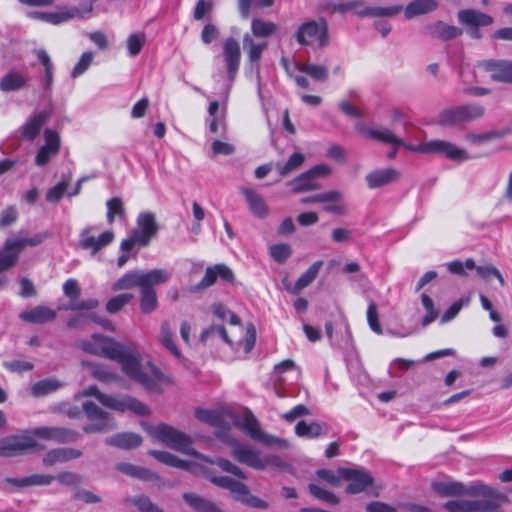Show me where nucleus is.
<instances>
[{
  "mask_svg": "<svg viewBox=\"0 0 512 512\" xmlns=\"http://www.w3.org/2000/svg\"><path fill=\"white\" fill-rule=\"evenodd\" d=\"M84 352L117 361L122 371L133 381L146 389L154 390L168 378L151 362L141 363V357L134 345L126 346L115 339L94 334L78 344Z\"/></svg>",
  "mask_w": 512,
  "mask_h": 512,
  "instance_id": "nucleus-1",
  "label": "nucleus"
},
{
  "mask_svg": "<svg viewBox=\"0 0 512 512\" xmlns=\"http://www.w3.org/2000/svg\"><path fill=\"white\" fill-rule=\"evenodd\" d=\"M47 237V233H37L28 237L20 232L17 236L5 241L3 249L0 250V290L4 289L9 282L4 272L16 265L19 254L27 246L34 247L41 244Z\"/></svg>",
  "mask_w": 512,
  "mask_h": 512,
  "instance_id": "nucleus-2",
  "label": "nucleus"
},
{
  "mask_svg": "<svg viewBox=\"0 0 512 512\" xmlns=\"http://www.w3.org/2000/svg\"><path fill=\"white\" fill-rule=\"evenodd\" d=\"M94 396L102 405L119 412L131 411L139 416H146L150 414L149 408L133 397L116 398L99 391L96 385H92L78 393L75 398Z\"/></svg>",
  "mask_w": 512,
  "mask_h": 512,
  "instance_id": "nucleus-3",
  "label": "nucleus"
},
{
  "mask_svg": "<svg viewBox=\"0 0 512 512\" xmlns=\"http://www.w3.org/2000/svg\"><path fill=\"white\" fill-rule=\"evenodd\" d=\"M151 435L169 448L193 456L197 459L207 460L206 456L191 447L192 439L190 436L173 428L172 426L160 424L152 429Z\"/></svg>",
  "mask_w": 512,
  "mask_h": 512,
  "instance_id": "nucleus-4",
  "label": "nucleus"
},
{
  "mask_svg": "<svg viewBox=\"0 0 512 512\" xmlns=\"http://www.w3.org/2000/svg\"><path fill=\"white\" fill-rule=\"evenodd\" d=\"M171 277L170 272L165 269H153L147 272L132 270L122 275L112 284V290L117 292L128 290L134 287L140 289L146 284H163Z\"/></svg>",
  "mask_w": 512,
  "mask_h": 512,
  "instance_id": "nucleus-5",
  "label": "nucleus"
},
{
  "mask_svg": "<svg viewBox=\"0 0 512 512\" xmlns=\"http://www.w3.org/2000/svg\"><path fill=\"white\" fill-rule=\"evenodd\" d=\"M157 232L158 225L155 215L150 212L140 213L137 218V227L129 238L122 240L120 249L121 251H131L135 245L146 247Z\"/></svg>",
  "mask_w": 512,
  "mask_h": 512,
  "instance_id": "nucleus-6",
  "label": "nucleus"
},
{
  "mask_svg": "<svg viewBox=\"0 0 512 512\" xmlns=\"http://www.w3.org/2000/svg\"><path fill=\"white\" fill-rule=\"evenodd\" d=\"M484 115V106L478 103H470L442 110L438 114L437 123L441 126L451 127L460 123L478 120Z\"/></svg>",
  "mask_w": 512,
  "mask_h": 512,
  "instance_id": "nucleus-7",
  "label": "nucleus"
},
{
  "mask_svg": "<svg viewBox=\"0 0 512 512\" xmlns=\"http://www.w3.org/2000/svg\"><path fill=\"white\" fill-rule=\"evenodd\" d=\"M95 0H82L81 8H61L55 12H29L28 16L32 19H36L45 23L58 25L67 22L74 18H83L86 14L92 12L93 4Z\"/></svg>",
  "mask_w": 512,
  "mask_h": 512,
  "instance_id": "nucleus-8",
  "label": "nucleus"
},
{
  "mask_svg": "<svg viewBox=\"0 0 512 512\" xmlns=\"http://www.w3.org/2000/svg\"><path fill=\"white\" fill-rule=\"evenodd\" d=\"M33 436L28 434L10 435L0 439V457L10 458L31 451L43 450Z\"/></svg>",
  "mask_w": 512,
  "mask_h": 512,
  "instance_id": "nucleus-9",
  "label": "nucleus"
},
{
  "mask_svg": "<svg viewBox=\"0 0 512 512\" xmlns=\"http://www.w3.org/2000/svg\"><path fill=\"white\" fill-rule=\"evenodd\" d=\"M409 150L421 153L441 154L453 161H465L470 157L466 150L457 147L455 144L445 140H432L422 143L416 147L408 146Z\"/></svg>",
  "mask_w": 512,
  "mask_h": 512,
  "instance_id": "nucleus-10",
  "label": "nucleus"
},
{
  "mask_svg": "<svg viewBox=\"0 0 512 512\" xmlns=\"http://www.w3.org/2000/svg\"><path fill=\"white\" fill-rule=\"evenodd\" d=\"M409 150L421 153L441 154L453 161H465L470 157L466 150L457 147L455 144L445 140H432L422 143L416 147L408 146Z\"/></svg>",
  "mask_w": 512,
  "mask_h": 512,
  "instance_id": "nucleus-11",
  "label": "nucleus"
},
{
  "mask_svg": "<svg viewBox=\"0 0 512 512\" xmlns=\"http://www.w3.org/2000/svg\"><path fill=\"white\" fill-rule=\"evenodd\" d=\"M83 411L91 423L83 426L85 433H101L112 430L115 425L110 414L99 408L92 401L83 403Z\"/></svg>",
  "mask_w": 512,
  "mask_h": 512,
  "instance_id": "nucleus-12",
  "label": "nucleus"
},
{
  "mask_svg": "<svg viewBox=\"0 0 512 512\" xmlns=\"http://www.w3.org/2000/svg\"><path fill=\"white\" fill-rule=\"evenodd\" d=\"M330 173L331 168L328 165H316L310 170L299 175L297 178L288 182V185L292 187V191L294 193L318 190L321 186L317 182V179L320 177H326L330 175Z\"/></svg>",
  "mask_w": 512,
  "mask_h": 512,
  "instance_id": "nucleus-13",
  "label": "nucleus"
},
{
  "mask_svg": "<svg viewBox=\"0 0 512 512\" xmlns=\"http://www.w3.org/2000/svg\"><path fill=\"white\" fill-rule=\"evenodd\" d=\"M502 498H484L477 500H453L445 503L448 512H497Z\"/></svg>",
  "mask_w": 512,
  "mask_h": 512,
  "instance_id": "nucleus-14",
  "label": "nucleus"
},
{
  "mask_svg": "<svg viewBox=\"0 0 512 512\" xmlns=\"http://www.w3.org/2000/svg\"><path fill=\"white\" fill-rule=\"evenodd\" d=\"M31 434L32 436L59 444L74 443L81 437L79 432L61 426L36 427L31 431Z\"/></svg>",
  "mask_w": 512,
  "mask_h": 512,
  "instance_id": "nucleus-15",
  "label": "nucleus"
},
{
  "mask_svg": "<svg viewBox=\"0 0 512 512\" xmlns=\"http://www.w3.org/2000/svg\"><path fill=\"white\" fill-rule=\"evenodd\" d=\"M338 473L342 479L349 481L346 493L358 494L373 484V477L365 470L339 468Z\"/></svg>",
  "mask_w": 512,
  "mask_h": 512,
  "instance_id": "nucleus-16",
  "label": "nucleus"
},
{
  "mask_svg": "<svg viewBox=\"0 0 512 512\" xmlns=\"http://www.w3.org/2000/svg\"><path fill=\"white\" fill-rule=\"evenodd\" d=\"M477 66L488 72L493 81L512 84V61L483 60Z\"/></svg>",
  "mask_w": 512,
  "mask_h": 512,
  "instance_id": "nucleus-17",
  "label": "nucleus"
},
{
  "mask_svg": "<svg viewBox=\"0 0 512 512\" xmlns=\"http://www.w3.org/2000/svg\"><path fill=\"white\" fill-rule=\"evenodd\" d=\"M50 117L48 111H39L30 115L18 128L19 137L25 141H34Z\"/></svg>",
  "mask_w": 512,
  "mask_h": 512,
  "instance_id": "nucleus-18",
  "label": "nucleus"
},
{
  "mask_svg": "<svg viewBox=\"0 0 512 512\" xmlns=\"http://www.w3.org/2000/svg\"><path fill=\"white\" fill-rule=\"evenodd\" d=\"M223 58L230 81H233L238 73L241 63V48L239 43L229 37L223 45Z\"/></svg>",
  "mask_w": 512,
  "mask_h": 512,
  "instance_id": "nucleus-19",
  "label": "nucleus"
},
{
  "mask_svg": "<svg viewBox=\"0 0 512 512\" xmlns=\"http://www.w3.org/2000/svg\"><path fill=\"white\" fill-rule=\"evenodd\" d=\"M217 278L227 283H233L235 279L233 271L227 265L223 263L215 264L206 269L204 277L196 285L194 291L211 287L216 282Z\"/></svg>",
  "mask_w": 512,
  "mask_h": 512,
  "instance_id": "nucleus-20",
  "label": "nucleus"
},
{
  "mask_svg": "<svg viewBox=\"0 0 512 512\" xmlns=\"http://www.w3.org/2000/svg\"><path fill=\"white\" fill-rule=\"evenodd\" d=\"M45 144L38 150L35 157L37 166L46 165L54 156L59 153L60 137L59 134L51 129L44 132Z\"/></svg>",
  "mask_w": 512,
  "mask_h": 512,
  "instance_id": "nucleus-21",
  "label": "nucleus"
},
{
  "mask_svg": "<svg viewBox=\"0 0 512 512\" xmlns=\"http://www.w3.org/2000/svg\"><path fill=\"white\" fill-rule=\"evenodd\" d=\"M91 233L92 228H86L80 233L79 246L84 250H90L92 255L109 245L114 239L112 231H105L97 238Z\"/></svg>",
  "mask_w": 512,
  "mask_h": 512,
  "instance_id": "nucleus-22",
  "label": "nucleus"
},
{
  "mask_svg": "<svg viewBox=\"0 0 512 512\" xmlns=\"http://www.w3.org/2000/svg\"><path fill=\"white\" fill-rule=\"evenodd\" d=\"M149 454L153 456L155 459H157L159 462L166 464L168 466L176 467L182 470H187L196 475H199V473H204L203 465L198 464V462L182 460L177 456L166 451L150 450Z\"/></svg>",
  "mask_w": 512,
  "mask_h": 512,
  "instance_id": "nucleus-23",
  "label": "nucleus"
},
{
  "mask_svg": "<svg viewBox=\"0 0 512 512\" xmlns=\"http://www.w3.org/2000/svg\"><path fill=\"white\" fill-rule=\"evenodd\" d=\"M353 8H351V13L360 17H394L402 12V5H392L388 7H370L366 6L363 1L354 0Z\"/></svg>",
  "mask_w": 512,
  "mask_h": 512,
  "instance_id": "nucleus-24",
  "label": "nucleus"
},
{
  "mask_svg": "<svg viewBox=\"0 0 512 512\" xmlns=\"http://www.w3.org/2000/svg\"><path fill=\"white\" fill-rule=\"evenodd\" d=\"M232 457L238 462L257 470H263L260 453L251 446L235 443L231 451Z\"/></svg>",
  "mask_w": 512,
  "mask_h": 512,
  "instance_id": "nucleus-25",
  "label": "nucleus"
},
{
  "mask_svg": "<svg viewBox=\"0 0 512 512\" xmlns=\"http://www.w3.org/2000/svg\"><path fill=\"white\" fill-rule=\"evenodd\" d=\"M459 22L471 29H478L481 27H488L493 23V18L476 9H464L458 12Z\"/></svg>",
  "mask_w": 512,
  "mask_h": 512,
  "instance_id": "nucleus-26",
  "label": "nucleus"
},
{
  "mask_svg": "<svg viewBox=\"0 0 512 512\" xmlns=\"http://www.w3.org/2000/svg\"><path fill=\"white\" fill-rule=\"evenodd\" d=\"M57 316L55 310L39 305L30 310L22 311L19 318L24 322L31 324H44L53 321Z\"/></svg>",
  "mask_w": 512,
  "mask_h": 512,
  "instance_id": "nucleus-27",
  "label": "nucleus"
},
{
  "mask_svg": "<svg viewBox=\"0 0 512 512\" xmlns=\"http://www.w3.org/2000/svg\"><path fill=\"white\" fill-rule=\"evenodd\" d=\"M81 456L82 452L75 448H54L44 455L42 462L44 466L50 467L57 463H64L73 459H78Z\"/></svg>",
  "mask_w": 512,
  "mask_h": 512,
  "instance_id": "nucleus-28",
  "label": "nucleus"
},
{
  "mask_svg": "<svg viewBox=\"0 0 512 512\" xmlns=\"http://www.w3.org/2000/svg\"><path fill=\"white\" fill-rule=\"evenodd\" d=\"M400 173L394 168L378 169L366 175L365 180L370 189H376L397 181Z\"/></svg>",
  "mask_w": 512,
  "mask_h": 512,
  "instance_id": "nucleus-29",
  "label": "nucleus"
},
{
  "mask_svg": "<svg viewBox=\"0 0 512 512\" xmlns=\"http://www.w3.org/2000/svg\"><path fill=\"white\" fill-rule=\"evenodd\" d=\"M241 192L245 196L249 209L255 217L265 218L268 216L269 208L260 194L250 188H241Z\"/></svg>",
  "mask_w": 512,
  "mask_h": 512,
  "instance_id": "nucleus-30",
  "label": "nucleus"
},
{
  "mask_svg": "<svg viewBox=\"0 0 512 512\" xmlns=\"http://www.w3.org/2000/svg\"><path fill=\"white\" fill-rule=\"evenodd\" d=\"M438 7L437 0H413L405 8L402 7L404 17L411 20L417 16L435 11Z\"/></svg>",
  "mask_w": 512,
  "mask_h": 512,
  "instance_id": "nucleus-31",
  "label": "nucleus"
},
{
  "mask_svg": "<svg viewBox=\"0 0 512 512\" xmlns=\"http://www.w3.org/2000/svg\"><path fill=\"white\" fill-rule=\"evenodd\" d=\"M29 79L18 71H10L0 80V90L3 92H14L28 86Z\"/></svg>",
  "mask_w": 512,
  "mask_h": 512,
  "instance_id": "nucleus-32",
  "label": "nucleus"
},
{
  "mask_svg": "<svg viewBox=\"0 0 512 512\" xmlns=\"http://www.w3.org/2000/svg\"><path fill=\"white\" fill-rule=\"evenodd\" d=\"M106 443L120 449H133L141 445L142 437L136 433H118L106 439Z\"/></svg>",
  "mask_w": 512,
  "mask_h": 512,
  "instance_id": "nucleus-33",
  "label": "nucleus"
},
{
  "mask_svg": "<svg viewBox=\"0 0 512 512\" xmlns=\"http://www.w3.org/2000/svg\"><path fill=\"white\" fill-rule=\"evenodd\" d=\"M323 261L319 260L313 263L296 281L292 288L287 287V290L292 294H299L304 288L308 287L317 277Z\"/></svg>",
  "mask_w": 512,
  "mask_h": 512,
  "instance_id": "nucleus-34",
  "label": "nucleus"
},
{
  "mask_svg": "<svg viewBox=\"0 0 512 512\" xmlns=\"http://www.w3.org/2000/svg\"><path fill=\"white\" fill-rule=\"evenodd\" d=\"M327 432V425L316 421H299L295 426V433L299 437L314 439Z\"/></svg>",
  "mask_w": 512,
  "mask_h": 512,
  "instance_id": "nucleus-35",
  "label": "nucleus"
},
{
  "mask_svg": "<svg viewBox=\"0 0 512 512\" xmlns=\"http://www.w3.org/2000/svg\"><path fill=\"white\" fill-rule=\"evenodd\" d=\"M183 499L197 512H224L214 502L195 493H184Z\"/></svg>",
  "mask_w": 512,
  "mask_h": 512,
  "instance_id": "nucleus-36",
  "label": "nucleus"
},
{
  "mask_svg": "<svg viewBox=\"0 0 512 512\" xmlns=\"http://www.w3.org/2000/svg\"><path fill=\"white\" fill-rule=\"evenodd\" d=\"M116 469L123 474L144 481H153L158 479V476L150 469L136 466L130 463H118L116 465Z\"/></svg>",
  "mask_w": 512,
  "mask_h": 512,
  "instance_id": "nucleus-37",
  "label": "nucleus"
},
{
  "mask_svg": "<svg viewBox=\"0 0 512 512\" xmlns=\"http://www.w3.org/2000/svg\"><path fill=\"white\" fill-rule=\"evenodd\" d=\"M81 365L91 370V375L100 382L110 383L117 381L120 377L103 364L82 361Z\"/></svg>",
  "mask_w": 512,
  "mask_h": 512,
  "instance_id": "nucleus-38",
  "label": "nucleus"
},
{
  "mask_svg": "<svg viewBox=\"0 0 512 512\" xmlns=\"http://www.w3.org/2000/svg\"><path fill=\"white\" fill-rule=\"evenodd\" d=\"M158 341L165 347L173 356L180 359L182 354L173 340V331L168 321H163L158 335Z\"/></svg>",
  "mask_w": 512,
  "mask_h": 512,
  "instance_id": "nucleus-39",
  "label": "nucleus"
},
{
  "mask_svg": "<svg viewBox=\"0 0 512 512\" xmlns=\"http://www.w3.org/2000/svg\"><path fill=\"white\" fill-rule=\"evenodd\" d=\"M195 416L199 421L215 428H224L226 425L223 413L216 410L197 408Z\"/></svg>",
  "mask_w": 512,
  "mask_h": 512,
  "instance_id": "nucleus-40",
  "label": "nucleus"
},
{
  "mask_svg": "<svg viewBox=\"0 0 512 512\" xmlns=\"http://www.w3.org/2000/svg\"><path fill=\"white\" fill-rule=\"evenodd\" d=\"M63 387V383L57 378L51 377L34 383L31 387V394L34 397H43Z\"/></svg>",
  "mask_w": 512,
  "mask_h": 512,
  "instance_id": "nucleus-41",
  "label": "nucleus"
},
{
  "mask_svg": "<svg viewBox=\"0 0 512 512\" xmlns=\"http://www.w3.org/2000/svg\"><path fill=\"white\" fill-rule=\"evenodd\" d=\"M367 134L372 139H375L385 144H390L395 148H399L402 146L408 148V145H405L404 141L398 138L390 129H369L367 131Z\"/></svg>",
  "mask_w": 512,
  "mask_h": 512,
  "instance_id": "nucleus-42",
  "label": "nucleus"
},
{
  "mask_svg": "<svg viewBox=\"0 0 512 512\" xmlns=\"http://www.w3.org/2000/svg\"><path fill=\"white\" fill-rule=\"evenodd\" d=\"M154 285L155 284H146L140 289V308L145 314L153 312L158 305L157 295L153 289Z\"/></svg>",
  "mask_w": 512,
  "mask_h": 512,
  "instance_id": "nucleus-43",
  "label": "nucleus"
},
{
  "mask_svg": "<svg viewBox=\"0 0 512 512\" xmlns=\"http://www.w3.org/2000/svg\"><path fill=\"white\" fill-rule=\"evenodd\" d=\"M243 45L244 49L247 50L249 61L254 63L259 61L263 51L267 48V41L264 39L255 41L250 35H246Z\"/></svg>",
  "mask_w": 512,
  "mask_h": 512,
  "instance_id": "nucleus-44",
  "label": "nucleus"
},
{
  "mask_svg": "<svg viewBox=\"0 0 512 512\" xmlns=\"http://www.w3.org/2000/svg\"><path fill=\"white\" fill-rule=\"evenodd\" d=\"M298 71L303 72L318 82H325L328 79V68L320 64L298 63Z\"/></svg>",
  "mask_w": 512,
  "mask_h": 512,
  "instance_id": "nucleus-45",
  "label": "nucleus"
},
{
  "mask_svg": "<svg viewBox=\"0 0 512 512\" xmlns=\"http://www.w3.org/2000/svg\"><path fill=\"white\" fill-rule=\"evenodd\" d=\"M206 459L207 460L199 459L200 462H198V464H202L203 465V471H204L203 474L204 475L207 473V471H206V464H210V465L211 464H216L223 471L231 473V474L237 476L240 479H246L245 473L238 466H236L235 464H233L229 460H226V459H223V458H218L216 460H211L208 457H206Z\"/></svg>",
  "mask_w": 512,
  "mask_h": 512,
  "instance_id": "nucleus-46",
  "label": "nucleus"
},
{
  "mask_svg": "<svg viewBox=\"0 0 512 512\" xmlns=\"http://www.w3.org/2000/svg\"><path fill=\"white\" fill-rule=\"evenodd\" d=\"M297 42L310 46L313 50L326 47L329 42V34H296Z\"/></svg>",
  "mask_w": 512,
  "mask_h": 512,
  "instance_id": "nucleus-47",
  "label": "nucleus"
},
{
  "mask_svg": "<svg viewBox=\"0 0 512 512\" xmlns=\"http://www.w3.org/2000/svg\"><path fill=\"white\" fill-rule=\"evenodd\" d=\"M510 129L494 130L485 133H467L465 138L472 144H481L494 139H501L510 134Z\"/></svg>",
  "mask_w": 512,
  "mask_h": 512,
  "instance_id": "nucleus-48",
  "label": "nucleus"
},
{
  "mask_svg": "<svg viewBox=\"0 0 512 512\" xmlns=\"http://www.w3.org/2000/svg\"><path fill=\"white\" fill-rule=\"evenodd\" d=\"M464 495L481 496L484 498H502L506 500V496L493 490L491 487L482 483H475L468 487L464 486Z\"/></svg>",
  "mask_w": 512,
  "mask_h": 512,
  "instance_id": "nucleus-49",
  "label": "nucleus"
},
{
  "mask_svg": "<svg viewBox=\"0 0 512 512\" xmlns=\"http://www.w3.org/2000/svg\"><path fill=\"white\" fill-rule=\"evenodd\" d=\"M237 426L242 429L249 437L256 439L262 431L259 422L251 412L245 413L241 420L237 423Z\"/></svg>",
  "mask_w": 512,
  "mask_h": 512,
  "instance_id": "nucleus-50",
  "label": "nucleus"
},
{
  "mask_svg": "<svg viewBox=\"0 0 512 512\" xmlns=\"http://www.w3.org/2000/svg\"><path fill=\"white\" fill-rule=\"evenodd\" d=\"M308 491L314 498L330 505H337L340 502L339 498L332 491H329L317 484L310 483L308 485Z\"/></svg>",
  "mask_w": 512,
  "mask_h": 512,
  "instance_id": "nucleus-51",
  "label": "nucleus"
},
{
  "mask_svg": "<svg viewBox=\"0 0 512 512\" xmlns=\"http://www.w3.org/2000/svg\"><path fill=\"white\" fill-rule=\"evenodd\" d=\"M433 488L442 496L464 495V485L460 482H437Z\"/></svg>",
  "mask_w": 512,
  "mask_h": 512,
  "instance_id": "nucleus-52",
  "label": "nucleus"
},
{
  "mask_svg": "<svg viewBox=\"0 0 512 512\" xmlns=\"http://www.w3.org/2000/svg\"><path fill=\"white\" fill-rule=\"evenodd\" d=\"M304 160V155L299 152H296L289 157L287 162L277 163L276 169L278 170L280 175L285 176L291 173L292 171L298 169L304 163Z\"/></svg>",
  "mask_w": 512,
  "mask_h": 512,
  "instance_id": "nucleus-53",
  "label": "nucleus"
},
{
  "mask_svg": "<svg viewBox=\"0 0 512 512\" xmlns=\"http://www.w3.org/2000/svg\"><path fill=\"white\" fill-rule=\"evenodd\" d=\"M342 198V193L337 190H331L324 193L303 197L300 202L302 204L310 203H328L336 202Z\"/></svg>",
  "mask_w": 512,
  "mask_h": 512,
  "instance_id": "nucleus-54",
  "label": "nucleus"
},
{
  "mask_svg": "<svg viewBox=\"0 0 512 512\" xmlns=\"http://www.w3.org/2000/svg\"><path fill=\"white\" fill-rule=\"evenodd\" d=\"M37 58L45 68V90H51L53 83V66L51 59L45 50H38Z\"/></svg>",
  "mask_w": 512,
  "mask_h": 512,
  "instance_id": "nucleus-55",
  "label": "nucleus"
},
{
  "mask_svg": "<svg viewBox=\"0 0 512 512\" xmlns=\"http://www.w3.org/2000/svg\"><path fill=\"white\" fill-rule=\"evenodd\" d=\"M133 299L132 294L124 293L112 297L106 303V311L110 314L117 313Z\"/></svg>",
  "mask_w": 512,
  "mask_h": 512,
  "instance_id": "nucleus-56",
  "label": "nucleus"
},
{
  "mask_svg": "<svg viewBox=\"0 0 512 512\" xmlns=\"http://www.w3.org/2000/svg\"><path fill=\"white\" fill-rule=\"evenodd\" d=\"M126 502L132 503L137 506V508L141 512H163L158 506H156L152 501L144 495L136 496L133 498H127Z\"/></svg>",
  "mask_w": 512,
  "mask_h": 512,
  "instance_id": "nucleus-57",
  "label": "nucleus"
},
{
  "mask_svg": "<svg viewBox=\"0 0 512 512\" xmlns=\"http://www.w3.org/2000/svg\"><path fill=\"white\" fill-rule=\"evenodd\" d=\"M421 302L425 310L427 311V314L422 319V325L427 326L433 321L436 320L438 316L437 310L434 308V302L430 296L423 293L421 295Z\"/></svg>",
  "mask_w": 512,
  "mask_h": 512,
  "instance_id": "nucleus-58",
  "label": "nucleus"
},
{
  "mask_svg": "<svg viewBox=\"0 0 512 512\" xmlns=\"http://www.w3.org/2000/svg\"><path fill=\"white\" fill-rule=\"evenodd\" d=\"M296 32H328V24L324 18L309 20L302 23Z\"/></svg>",
  "mask_w": 512,
  "mask_h": 512,
  "instance_id": "nucleus-59",
  "label": "nucleus"
},
{
  "mask_svg": "<svg viewBox=\"0 0 512 512\" xmlns=\"http://www.w3.org/2000/svg\"><path fill=\"white\" fill-rule=\"evenodd\" d=\"M367 322L370 329L378 335L383 333L382 327L379 322V315L377 305L372 301L367 308Z\"/></svg>",
  "mask_w": 512,
  "mask_h": 512,
  "instance_id": "nucleus-60",
  "label": "nucleus"
},
{
  "mask_svg": "<svg viewBox=\"0 0 512 512\" xmlns=\"http://www.w3.org/2000/svg\"><path fill=\"white\" fill-rule=\"evenodd\" d=\"M107 220L111 224L114 221L115 216H124L123 202L120 198L114 197L107 201Z\"/></svg>",
  "mask_w": 512,
  "mask_h": 512,
  "instance_id": "nucleus-61",
  "label": "nucleus"
},
{
  "mask_svg": "<svg viewBox=\"0 0 512 512\" xmlns=\"http://www.w3.org/2000/svg\"><path fill=\"white\" fill-rule=\"evenodd\" d=\"M218 336L220 337L225 343L232 346V340L229 338L226 329L221 325H213L210 328L206 329L201 334V341H206L208 338Z\"/></svg>",
  "mask_w": 512,
  "mask_h": 512,
  "instance_id": "nucleus-62",
  "label": "nucleus"
},
{
  "mask_svg": "<svg viewBox=\"0 0 512 512\" xmlns=\"http://www.w3.org/2000/svg\"><path fill=\"white\" fill-rule=\"evenodd\" d=\"M146 41L145 34H130L127 39V49L130 56H136L140 53Z\"/></svg>",
  "mask_w": 512,
  "mask_h": 512,
  "instance_id": "nucleus-63",
  "label": "nucleus"
},
{
  "mask_svg": "<svg viewBox=\"0 0 512 512\" xmlns=\"http://www.w3.org/2000/svg\"><path fill=\"white\" fill-rule=\"evenodd\" d=\"M271 257L278 263H284L291 256L288 244H276L270 247Z\"/></svg>",
  "mask_w": 512,
  "mask_h": 512,
  "instance_id": "nucleus-64",
  "label": "nucleus"
}]
</instances>
